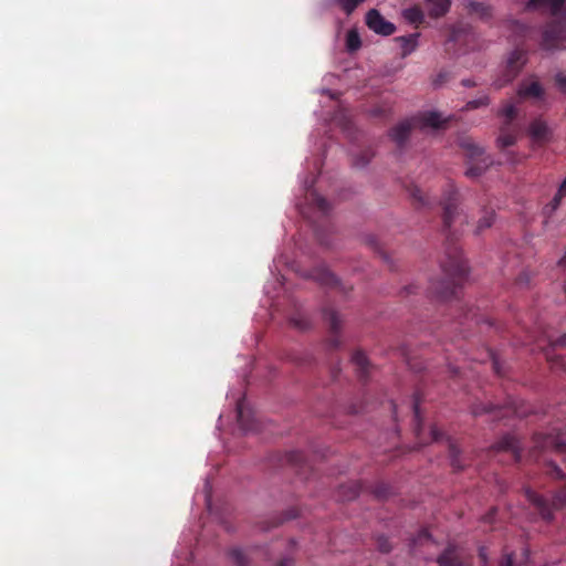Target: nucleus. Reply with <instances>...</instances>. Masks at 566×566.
<instances>
[{
    "label": "nucleus",
    "mask_w": 566,
    "mask_h": 566,
    "mask_svg": "<svg viewBox=\"0 0 566 566\" xmlns=\"http://www.w3.org/2000/svg\"><path fill=\"white\" fill-rule=\"evenodd\" d=\"M461 84H462L463 86H465V87H472V86H475V85H476L474 81L469 80V78H468V80H462Z\"/></svg>",
    "instance_id": "09e8293b"
},
{
    "label": "nucleus",
    "mask_w": 566,
    "mask_h": 566,
    "mask_svg": "<svg viewBox=\"0 0 566 566\" xmlns=\"http://www.w3.org/2000/svg\"><path fill=\"white\" fill-rule=\"evenodd\" d=\"M565 2L566 0H528L525 8L530 11H547L552 15H557Z\"/></svg>",
    "instance_id": "2eb2a0df"
},
{
    "label": "nucleus",
    "mask_w": 566,
    "mask_h": 566,
    "mask_svg": "<svg viewBox=\"0 0 566 566\" xmlns=\"http://www.w3.org/2000/svg\"><path fill=\"white\" fill-rule=\"evenodd\" d=\"M412 289H413L412 286H409L408 287V293H412V291H411Z\"/></svg>",
    "instance_id": "5fc2aeb1"
},
{
    "label": "nucleus",
    "mask_w": 566,
    "mask_h": 566,
    "mask_svg": "<svg viewBox=\"0 0 566 566\" xmlns=\"http://www.w3.org/2000/svg\"><path fill=\"white\" fill-rule=\"evenodd\" d=\"M229 556L237 566H250V557L240 548H232Z\"/></svg>",
    "instance_id": "c85d7f7f"
},
{
    "label": "nucleus",
    "mask_w": 566,
    "mask_h": 566,
    "mask_svg": "<svg viewBox=\"0 0 566 566\" xmlns=\"http://www.w3.org/2000/svg\"><path fill=\"white\" fill-rule=\"evenodd\" d=\"M563 198H565V196L560 195V190L558 189L553 199L543 208V214L546 218H551L560 207Z\"/></svg>",
    "instance_id": "bb28decb"
},
{
    "label": "nucleus",
    "mask_w": 566,
    "mask_h": 566,
    "mask_svg": "<svg viewBox=\"0 0 566 566\" xmlns=\"http://www.w3.org/2000/svg\"><path fill=\"white\" fill-rule=\"evenodd\" d=\"M324 321L328 324L331 337L327 340V347L329 349H336L340 345L339 332L342 328L343 321L339 314L331 307L323 308Z\"/></svg>",
    "instance_id": "1a4fd4ad"
},
{
    "label": "nucleus",
    "mask_w": 566,
    "mask_h": 566,
    "mask_svg": "<svg viewBox=\"0 0 566 566\" xmlns=\"http://www.w3.org/2000/svg\"><path fill=\"white\" fill-rule=\"evenodd\" d=\"M459 201L458 189L453 184H448L439 202L442 207V226L446 233L444 258L441 260V268L447 280L434 287V292L444 300L457 295L459 286L468 275V265L457 245V230L453 229L458 221L460 224L465 221L459 210Z\"/></svg>",
    "instance_id": "f257e3e1"
},
{
    "label": "nucleus",
    "mask_w": 566,
    "mask_h": 566,
    "mask_svg": "<svg viewBox=\"0 0 566 566\" xmlns=\"http://www.w3.org/2000/svg\"><path fill=\"white\" fill-rule=\"evenodd\" d=\"M441 115L437 112H428L422 114L420 117L405 119L392 127L389 132L390 138L397 144L398 147H402L408 140L411 130L417 125L424 127L439 128L442 126Z\"/></svg>",
    "instance_id": "20e7f679"
},
{
    "label": "nucleus",
    "mask_w": 566,
    "mask_h": 566,
    "mask_svg": "<svg viewBox=\"0 0 566 566\" xmlns=\"http://www.w3.org/2000/svg\"><path fill=\"white\" fill-rule=\"evenodd\" d=\"M452 78V73L448 70H441L432 81V84L436 87H439L446 83H448Z\"/></svg>",
    "instance_id": "c9c22d12"
},
{
    "label": "nucleus",
    "mask_w": 566,
    "mask_h": 566,
    "mask_svg": "<svg viewBox=\"0 0 566 566\" xmlns=\"http://www.w3.org/2000/svg\"><path fill=\"white\" fill-rule=\"evenodd\" d=\"M530 551L524 548L520 558L515 554L505 553L500 566H531L530 565Z\"/></svg>",
    "instance_id": "aec40b11"
},
{
    "label": "nucleus",
    "mask_w": 566,
    "mask_h": 566,
    "mask_svg": "<svg viewBox=\"0 0 566 566\" xmlns=\"http://www.w3.org/2000/svg\"><path fill=\"white\" fill-rule=\"evenodd\" d=\"M419 406H420V400H419L418 395H416L413 402H412V410H413V416H415V421H416V434L417 436H419L421 421H422L421 416H420Z\"/></svg>",
    "instance_id": "f704fd0d"
},
{
    "label": "nucleus",
    "mask_w": 566,
    "mask_h": 566,
    "mask_svg": "<svg viewBox=\"0 0 566 566\" xmlns=\"http://www.w3.org/2000/svg\"><path fill=\"white\" fill-rule=\"evenodd\" d=\"M280 465H290L297 470L303 469L305 467V455L301 451H290L284 454H277Z\"/></svg>",
    "instance_id": "f3484780"
},
{
    "label": "nucleus",
    "mask_w": 566,
    "mask_h": 566,
    "mask_svg": "<svg viewBox=\"0 0 566 566\" xmlns=\"http://www.w3.org/2000/svg\"><path fill=\"white\" fill-rule=\"evenodd\" d=\"M308 200L323 214H327L329 212V210H331L329 202L324 197L318 195L315 190H312L310 192Z\"/></svg>",
    "instance_id": "b1692460"
},
{
    "label": "nucleus",
    "mask_w": 566,
    "mask_h": 566,
    "mask_svg": "<svg viewBox=\"0 0 566 566\" xmlns=\"http://www.w3.org/2000/svg\"><path fill=\"white\" fill-rule=\"evenodd\" d=\"M493 449L496 452L511 453L515 462H518L522 457V443L515 436H512V434L503 436L493 446Z\"/></svg>",
    "instance_id": "f8f14e48"
},
{
    "label": "nucleus",
    "mask_w": 566,
    "mask_h": 566,
    "mask_svg": "<svg viewBox=\"0 0 566 566\" xmlns=\"http://www.w3.org/2000/svg\"><path fill=\"white\" fill-rule=\"evenodd\" d=\"M418 36L419 33L397 38V41L401 43L403 55L410 54L416 49Z\"/></svg>",
    "instance_id": "a878e982"
},
{
    "label": "nucleus",
    "mask_w": 566,
    "mask_h": 566,
    "mask_svg": "<svg viewBox=\"0 0 566 566\" xmlns=\"http://www.w3.org/2000/svg\"><path fill=\"white\" fill-rule=\"evenodd\" d=\"M346 44L348 50L350 51H356L357 49H359L361 42L358 33L355 31H349L347 33Z\"/></svg>",
    "instance_id": "72a5a7b5"
},
{
    "label": "nucleus",
    "mask_w": 566,
    "mask_h": 566,
    "mask_svg": "<svg viewBox=\"0 0 566 566\" xmlns=\"http://www.w3.org/2000/svg\"><path fill=\"white\" fill-rule=\"evenodd\" d=\"M541 46L546 51L566 49V23L563 21L547 23L542 33Z\"/></svg>",
    "instance_id": "423d86ee"
},
{
    "label": "nucleus",
    "mask_w": 566,
    "mask_h": 566,
    "mask_svg": "<svg viewBox=\"0 0 566 566\" xmlns=\"http://www.w3.org/2000/svg\"><path fill=\"white\" fill-rule=\"evenodd\" d=\"M352 363L356 367L360 380H366L369 374V361L363 352H355L352 356Z\"/></svg>",
    "instance_id": "6ab92c4d"
},
{
    "label": "nucleus",
    "mask_w": 566,
    "mask_h": 566,
    "mask_svg": "<svg viewBox=\"0 0 566 566\" xmlns=\"http://www.w3.org/2000/svg\"><path fill=\"white\" fill-rule=\"evenodd\" d=\"M495 213L493 210H484L483 216L479 219L476 233L490 228L493 224Z\"/></svg>",
    "instance_id": "c756f323"
},
{
    "label": "nucleus",
    "mask_w": 566,
    "mask_h": 566,
    "mask_svg": "<svg viewBox=\"0 0 566 566\" xmlns=\"http://www.w3.org/2000/svg\"><path fill=\"white\" fill-rule=\"evenodd\" d=\"M439 566H472L471 563L463 560L460 552L454 546L447 547L438 557Z\"/></svg>",
    "instance_id": "dca6fc26"
},
{
    "label": "nucleus",
    "mask_w": 566,
    "mask_h": 566,
    "mask_svg": "<svg viewBox=\"0 0 566 566\" xmlns=\"http://www.w3.org/2000/svg\"><path fill=\"white\" fill-rule=\"evenodd\" d=\"M368 243H369V244H370L375 250H378V251H379V253H380L381 258H382L386 262H388V261H389V256L387 255V253H386V252H384V251H381V250L379 249V247H378V242H377V240H376L375 238H371V239L369 240V242H368Z\"/></svg>",
    "instance_id": "a19ab883"
},
{
    "label": "nucleus",
    "mask_w": 566,
    "mask_h": 566,
    "mask_svg": "<svg viewBox=\"0 0 566 566\" xmlns=\"http://www.w3.org/2000/svg\"><path fill=\"white\" fill-rule=\"evenodd\" d=\"M297 515H298L297 510L293 509V510H290L286 512L284 520H293V518L297 517Z\"/></svg>",
    "instance_id": "a18cd8bd"
},
{
    "label": "nucleus",
    "mask_w": 566,
    "mask_h": 566,
    "mask_svg": "<svg viewBox=\"0 0 566 566\" xmlns=\"http://www.w3.org/2000/svg\"><path fill=\"white\" fill-rule=\"evenodd\" d=\"M339 371V368L338 367H332L331 368V374H332V378L335 380L337 378V373Z\"/></svg>",
    "instance_id": "3c124183"
},
{
    "label": "nucleus",
    "mask_w": 566,
    "mask_h": 566,
    "mask_svg": "<svg viewBox=\"0 0 566 566\" xmlns=\"http://www.w3.org/2000/svg\"><path fill=\"white\" fill-rule=\"evenodd\" d=\"M407 191L416 208H430L432 206L430 198L418 186L411 185L407 188Z\"/></svg>",
    "instance_id": "a211bd4d"
},
{
    "label": "nucleus",
    "mask_w": 566,
    "mask_h": 566,
    "mask_svg": "<svg viewBox=\"0 0 566 566\" xmlns=\"http://www.w3.org/2000/svg\"><path fill=\"white\" fill-rule=\"evenodd\" d=\"M558 264L560 266H566V253L560 258V260L558 261Z\"/></svg>",
    "instance_id": "603ef678"
},
{
    "label": "nucleus",
    "mask_w": 566,
    "mask_h": 566,
    "mask_svg": "<svg viewBox=\"0 0 566 566\" xmlns=\"http://www.w3.org/2000/svg\"><path fill=\"white\" fill-rule=\"evenodd\" d=\"M547 474L554 479L564 480V484L559 486L553 495L552 500H548L531 489L525 490L526 499L539 513L541 517L547 522L554 518V512L566 507V476L563 471L553 462L547 464Z\"/></svg>",
    "instance_id": "f03ea898"
},
{
    "label": "nucleus",
    "mask_w": 566,
    "mask_h": 566,
    "mask_svg": "<svg viewBox=\"0 0 566 566\" xmlns=\"http://www.w3.org/2000/svg\"><path fill=\"white\" fill-rule=\"evenodd\" d=\"M366 24L370 30L381 35H391L396 30V27L385 20L376 9H371L367 12Z\"/></svg>",
    "instance_id": "9b49d317"
},
{
    "label": "nucleus",
    "mask_w": 566,
    "mask_h": 566,
    "mask_svg": "<svg viewBox=\"0 0 566 566\" xmlns=\"http://www.w3.org/2000/svg\"><path fill=\"white\" fill-rule=\"evenodd\" d=\"M563 343H565L566 340V335H564V337L560 339Z\"/></svg>",
    "instance_id": "6e6d98bb"
},
{
    "label": "nucleus",
    "mask_w": 566,
    "mask_h": 566,
    "mask_svg": "<svg viewBox=\"0 0 566 566\" xmlns=\"http://www.w3.org/2000/svg\"><path fill=\"white\" fill-rule=\"evenodd\" d=\"M237 420H238L240 427L244 431H253L256 429L254 421L253 420L250 421L245 417L244 409H243V401H239L237 405Z\"/></svg>",
    "instance_id": "393cba45"
},
{
    "label": "nucleus",
    "mask_w": 566,
    "mask_h": 566,
    "mask_svg": "<svg viewBox=\"0 0 566 566\" xmlns=\"http://www.w3.org/2000/svg\"><path fill=\"white\" fill-rule=\"evenodd\" d=\"M460 454V449L453 442L449 441V457L454 470H462L464 468V464L461 462Z\"/></svg>",
    "instance_id": "cd10ccee"
},
{
    "label": "nucleus",
    "mask_w": 566,
    "mask_h": 566,
    "mask_svg": "<svg viewBox=\"0 0 566 566\" xmlns=\"http://www.w3.org/2000/svg\"><path fill=\"white\" fill-rule=\"evenodd\" d=\"M430 434L433 441H440L443 437V433L437 427L431 428Z\"/></svg>",
    "instance_id": "37998d69"
},
{
    "label": "nucleus",
    "mask_w": 566,
    "mask_h": 566,
    "mask_svg": "<svg viewBox=\"0 0 566 566\" xmlns=\"http://www.w3.org/2000/svg\"><path fill=\"white\" fill-rule=\"evenodd\" d=\"M277 566H293V559L290 557L283 558Z\"/></svg>",
    "instance_id": "49530a36"
},
{
    "label": "nucleus",
    "mask_w": 566,
    "mask_h": 566,
    "mask_svg": "<svg viewBox=\"0 0 566 566\" xmlns=\"http://www.w3.org/2000/svg\"><path fill=\"white\" fill-rule=\"evenodd\" d=\"M528 136L533 144L543 146L551 142L553 132L542 118H535L528 126Z\"/></svg>",
    "instance_id": "9d476101"
},
{
    "label": "nucleus",
    "mask_w": 566,
    "mask_h": 566,
    "mask_svg": "<svg viewBox=\"0 0 566 566\" xmlns=\"http://www.w3.org/2000/svg\"><path fill=\"white\" fill-rule=\"evenodd\" d=\"M421 535H423V536H426V537H427V536H428V532H427V531H423V532H421Z\"/></svg>",
    "instance_id": "864d4df0"
},
{
    "label": "nucleus",
    "mask_w": 566,
    "mask_h": 566,
    "mask_svg": "<svg viewBox=\"0 0 566 566\" xmlns=\"http://www.w3.org/2000/svg\"><path fill=\"white\" fill-rule=\"evenodd\" d=\"M312 277L317 281L319 284L329 286V287H338L343 292H347V287H345L340 281L325 266H319L313 270ZM352 290V286L348 287Z\"/></svg>",
    "instance_id": "4468645a"
},
{
    "label": "nucleus",
    "mask_w": 566,
    "mask_h": 566,
    "mask_svg": "<svg viewBox=\"0 0 566 566\" xmlns=\"http://www.w3.org/2000/svg\"><path fill=\"white\" fill-rule=\"evenodd\" d=\"M545 91L537 81H524L520 84L517 91L518 101L522 99H536L542 101L544 98Z\"/></svg>",
    "instance_id": "ddd939ff"
},
{
    "label": "nucleus",
    "mask_w": 566,
    "mask_h": 566,
    "mask_svg": "<svg viewBox=\"0 0 566 566\" xmlns=\"http://www.w3.org/2000/svg\"><path fill=\"white\" fill-rule=\"evenodd\" d=\"M492 367H493L494 371H495L497 375H501V374H502V371H501V369H500L499 361H497L495 358H493V360H492Z\"/></svg>",
    "instance_id": "de8ad7c7"
},
{
    "label": "nucleus",
    "mask_w": 566,
    "mask_h": 566,
    "mask_svg": "<svg viewBox=\"0 0 566 566\" xmlns=\"http://www.w3.org/2000/svg\"><path fill=\"white\" fill-rule=\"evenodd\" d=\"M361 490L358 482H349L339 488L338 496L342 501H352L356 499Z\"/></svg>",
    "instance_id": "4be33fe9"
},
{
    "label": "nucleus",
    "mask_w": 566,
    "mask_h": 566,
    "mask_svg": "<svg viewBox=\"0 0 566 566\" xmlns=\"http://www.w3.org/2000/svg\"><path fill=\"white\" fill-rule=\"evenodd\" d=\"M365 0H336V3L342 8L346 14H352L354 10Z\"/></svg>",
    "instance_id": "2f4dec72"
},
{
    "label": "nucleus",
    "mask_w": 566,
    "mask_h": 566,
    "mask_svg": "<svg viewBox=\"0 0 566 566\" xmlns=\"http://www.w3.org/2000/svg\"><path fill=\"white\" fill-rule=\"evenodd\" d=\"M518 112L514 103L506 102L496 113L502 118L500 134L496 139L497 148L501 150L513 146L522 133V125L517 122Z\"/></svg>",
    "instance_id": "7ed1b4c3"
},
{
    "label": "nucleus",
    "mask_w": 566,
    "mask_h": 566,
    "mask_svg": "<svg viewBox=\"0 0 566 566\" xmlns=\"http://www.w3.org/2000/svg\"><path fill=\"white\" fill-rule=\"evenodd\" d=\"M496 409L493 405H476L473 407L472 412L474 416H480L483 413H491Z\"/></svg>",
    "instance_id": "4c0bfd02"
},
{
    "label": "nucleus",
    "mask_w": 566,
    "mask_h": 566,
    "mask_svg": "<svg viewBox=\"0 0 566 566\" xmlns=\"http://www.w3.org/2000/svg\"><path fill=\"white\" fill-rule=\"evenodd\" d=\"M525 62L526 53L523 50L516 49L513 52H511L506 62L503 78L496 80L494 82V86L499 90L502 88L507 83L512 82L517 76Z\"/></svg>",
    "instance_id": "0eeeda50"
},
{
    "label": "nucleus",
    "mask_w": 566,
    "mask_h": 566,
    "mask_svg": "<svg viewBox=\"0 0 566 566\" xmlns=\"http://www.w3.org/2000/svg\"><path fill=\"white\" fill-rule=\"evenodd\" d=\"M460 146L464 151V156L468 158L469 167L465 171L468 177L475 178L481 176L492 164L490 157L485 155L484 149L472 139H462Z\"/></svg>",
    "instance_id": "39448f33"
},
{
    "label": "nucleus",
    "mask_w": 566,
    "mask_h": 566,
    "mask_svg": "<svg viewBox=\"0 0 566 566\" xmlns=\"http://www.w3.org/2000/svg\"><path fill=\"white\" fill-rule=\"evenodd\" d=\"M402 17L411 24L419 25L424 21L422 10L415 6L402 11Z\"/></svg>",
    "instance_id": "5701e85b"
},
{
    "label": "nucleus",
    "mask_w": 566,
    "mask_h": 566,
    "mask_svg": "<svg viewBox=\"0 0 566 566\" xmlns=\"http://www.w3.org/2000/svg\"><path fill=\"white\" fill-rule=\"evenodd\" d=\"M556 84L564 91H566V75L558 73L555 76Z\"/></svg>",
    "instance_id": "79ce46f5"
},
{
    "label": "nucleus",
    "mask_w": 566,
    "mask_h": 566,
    "mask_svg": "<svg viewBox=\"0 0 566 566\" xmlns=\"http://www.w3.org/2000/svg\"><path fill=\"white\" fill-rule=\"evenodd\" d=\"M533 443L532 457H536V453L548 450H553L559 454H566V441L559 436L537 433L533 438Z\"/></svg>",
    "instance_id": "6e6552de"
},
{
    "label": "nucleus",
    "mask_w": 566,
    "mask_h": 566,
    "mask_svg": "<svg viewBox=\"0 0 566 566\" xmlns=\"http://www.w3.org/2000/svg\"><path fill=\"white\" fill-rule=\"evenodd\" d=\"M469 9L471 12L480 13L481 15L488 14V12H486L488 8L481 2H475V1L470 2Z\"/></svg>",
    "instance_id": "58836bf2"
},
{
    "label": "nucleus",
    "mask_w": 566,
    "mask_h": 566,
    "mask_svg": "<svg viewBox=\"0 0 566 566\" xmlns=\"http://www.w3.org/2000/svg\"><path fill=\"white\" fill-rule=\"evenodd\" d=\"M290 322L294 327H296L300 331H305L311 326L308 318L302 313H296L294 316L291 317Z\"/></svg>",
    "instance_id": "7c9ffc66"
},
{
    "label": "nucleus",
    "mask_w": 566,
    "mask_h": 566,
    "mask_svg": "<svg viewBox=\"0 0 566 566\" xmlns=\"http://www.w3.org/2000/svg\"><path fill=\"white\" fill-rule=\"evenodd\" d=\"M479 558L481 559L482 562V565L481 566H486V563H488V555H486V548L485 547H480L479 548Z\"/></svg>",
    "instance_id": "c03bdc74"
},
{
    "label": "nucleus",
    "mask_w": 566,
    "mask_h": 566,
    "mask_svg": "<svg viewBox=\"0 0 566 566\" xmlns=\"http://www.w3.org/2000/svg\"><path fill=\"white\" fill-rule=\"evenodd\" d=\"M489 104H490L489 96L488 95H481V96H479L475 99L469 101L465 104L464 109L465 111L476 109V108L482 107V106H488Z\"/></svg>",
    "instance_id": "473e14b6"
},
{
    "label": "nucleus",
    "mask_w": 566,
    "mask_h": 566,
    "mask_svg": "<svg viewBox=\"0 0 566 566\" xmlns=\"http://www.w3.org/2000/svg\"><path fill=\"white\" fill-rule=\"evenodd\" d=\"M558 188L560 190V195H564L566 198V178L564 179V181L560 184V186Z\"/></svg>",
    "instance_id": "8fccbe9b"
},
{
    "label": "nucleus",
    "mask_w": 566,
    "mask_h": 566,
    "mask_svg": "<svg viewBox=\"0 0 566 566\" xmlns=\"http://www.w3.org/2000/svg\"><path fill=\"white\" fill-rule=\"evenodd\" d=\"M373 157V154L369 150L364 151L361 157L355 163L356 166H366Z\"/></svg>",
    "instance_id": "ea45409f"
},
{
    "label": "nucleus",
    "mask_w": 566,
    "mask_h": 566,
    "mask_svg": "<svg viewBox=\"0 0 566 566\" xmlns=\"http://www.w3.org/2000/svg\"><path fill=\"white\" fill-rule=\"evenodd\" d=\"M426 3L430 7V15L433 18H439L444 15L451 6V0H424Z\"/></svg>",
    "instance_id": "412c9836"
},
{
    "label": "nucleus",
    "mask_w": 566,
    "mask_h": 566,
    "mask_svg": "<svg viewBox=\"0 0 566 566\" xmlns=\"http://www.w3.org/2000/svg\"><path fill=\"white\" fill-rule=\"evenodd\" d=\"M376 543H377V547H378L379 552L389 553L391 551V545H390L388 538L385 537L384 535H379L376 538Z\"/></svg>",
    "instance_id": "e433bc0d"
}]
</instances>
